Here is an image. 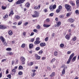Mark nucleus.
Returning a JSON list of instances; mask_svg holds the SVG:
<instances>
[{
    "label": "nucleus",
    "instance_id": "f257e3e1",
    "mask_svg": "<svg viewBox=\"0 0 79 79\" xmlns=\"http://www.w3.org/2000/svg\"><path fill=\"white\" fill-rule=\"evenodd\" d=\"M65 7L67 11H68L69 12H71V6L70 5L68 4H65Z\"/></svg>",
    "mask_w": 79,
    "mask_h": 79
},
{
    "label": "nucleus",
    "instance_id": "f03ea898",
    "mask_svg": "<svg viewBox=\"0 0 79 79\" xmlns=\"http://www.w3.org/2000/svg\"><path fill=\"white\" fill-rule=\"evenodd\" d=\"M74 56V53H72L69 56V59L66 62L67 64H69L70 63V62H71V59L73 58V57Z\"/></svg>",
    "mask_w": 79,
    "mask_h": 79
},
{
    "label": "nucleus",
    "instance_id": "7ed1b4c3",
    "mask_svg": "<svg viewBox=\"0 0 79 79\" xmlns=\"http://www.w3.org/2000/svg\"><path fill=\"white\" fill-rule=\"evenodd\" d=\"M56 8V5H54L52 7V6H50L49 7V9L51 11H53Z\"/></svg>",
    "mask_w": 79,
    "mask_h": 79
},
{
    "label": "nucleus",
    "instance_id": "20e7f679",
    "mask_svg": "<svg viewBox=\"0 0 79 79\" xmlns=\"http://www.w3.org/2000/svg\"><path fill=\"white\" fill-rule=\"evenodd\" d=\"M20 60L22 62V64H25V61H26V59L23 56H22L20 58Z\"/></svg>",
    "mask_w": 79,
    "mask_h": 79
},
{
    "label": "nucleus",
    "instance_id": "39448f33",
    "mask_svg": "<svg viewBox=\"0 0 79 79\" xmlns=\"http://www.w3.org/2000/svg\"><path fill=\"white\" fill-rule=\"evenodd\" d=\"M26 0H19L16 2L17 5H19V4H21V3H23Z\"/></svg>",
    "mask_w": 79,
    "mask_h": 79
},
{
    "label": "nucleus",
    "instance_id": "423d86ee",
    "mask_svg": "<svg viewBox=\"0 0 79 79\" xmlns=\"http://www.w3.org/2000/svg\"><path fill=\"white\" fill-rule=\"evenodd\" d=\"M0 29H6V27L2 25H0Z\"/></svg>",
    "mask_w": 79,
    "mask_h": 79
},
{
    "label": "nucleus",
    "instance_id": "0eeeda50",
    "mask_svg": "<svg viewBox=\"0 0 79 79\" xmlns=\"http://www.w3.org/2000/svg\"><path fill=\"white\" fill-rule=\"evenodd\" d=\"M74 21V19H73L72 18L69 19L68 20V22H69L71 23H73Z\"/></svg>",
    "mask_w": 79,
    "mask_h": 79
},
{
    "label": "nucleus",
    "instance_id": "6e6552de",
    "mask_svg": "<svg viewBox=\"0 0 79 79\" xmlns=\"http://www.w3.org/2000/svg\"><path fill=\"white\" fill-rule=\"evenodd\" d=\"M0 39L1 40V41H2V42H5V38L2 36H1L0 37Z\"/></svg>",
    "mask_w": 79,
    "mask_h": 79
},
{
    "label": "nucleus",
    "instance_id": "1a4fd4ad",
    "mask_svg": "<svg viewBox=\"0 0 79 79\" xmlns=\"http://www.w3.org/2000/svg\"><path fill=\"white\" fill-rule=\"evenodd\" d=\"M40 42V41L39 40H36L34 42V44L35 45H38V44H39Z\"/></svg>",
    "mask_w": 79,
    "mask_h": 79
},
{
    "label": "nucleus",
    "instance_id": "9d476101",
    "mask_svg": "<svg viewBox=\"0 0 79 79\" xmlns=\"http://www.w3.org/2000/svg\"><path fill=\"white\" fill-rule=\"evenodd\" d=\"M35 15H36L37 17H39V14L38 11H35Z\"/></svg>",
    "mask_w": 79,
    "mask_h": 79
},
{
    "label": "nucleus",
    "instance_id": "9b49d317",
    "mask_svg": "<svg viewBox=\"0 0 79 79\" xmlns=\"http://www.w3.org/2000/svg\"><path fill=\"white\" fill-rule=\"evenodd\" d=\"M35 56L36 60H40V56H39L37 54L35 55Z\"/></svg>",
    "mask_w": 79,
    "mask_h": 79
},
{
    "label": "nucleus",
    "instance_id": "f8f14e48",
    "mask_svg": "<svg viewBox=\"0 0 79 79\" xmlns=\"http://www.w3.org/2000/svg\"><path fill=\"white\" fill-rule=\"evenodd\" d=\"M61 25V22H59L57 23L56 25H55V27H59Z\"/></svg>",
    "mask_w": 79,
    "mask_h": 79
},
{
    "label": "nucleus",
    "instance_id": "ddd939ff",
    "mask_svg": "<svg viewBox=\"0 0 79 79\" xmlns=\"http://www.w3.org/2000/svg\"><path fill=\"white\" fill-rule=\"evenodd\" d=\"M40 45L41 47H44L45 46L46 44L45 43H41L40 44Z\"/></svg>",
    "mask_w": 79,
    "mask_h": 79
},
{
    "label": "nucleus",
    "instance_id": "4468645a",
    "mask_svg": "<svg viewBox=\"0 0 79 79\" xmlns=\"http://www.w3.org/2000/svg\"><path fill=\"white\" fill-rule=\"evenodd\" d=\"M65 38L66 39H67V40H69L70 39V36L68 35H67L65 36Z\"/></svg>",
    "mask_w": 79,
    "mask_h": 79
},
{
    "label": "nucleus",
    "instance_id": "2eb2a0df",
    "mask_svg": "<svg viewBox=\"0 0 79 79\" xmlns=\"http://www.w3.org/2000/svg\"><path fill=\"white\" fill-rule=\"evenodd\" d=\"M21 17L19 15H15V18L16 19H20Z\"/></svg>",
    "mask_w": 79,
    "mask_h": 79
},
{
    "label": "nucleus",
    "instance_id": "dca6fc26",
    "mask_svg": "<svg viewBox=\"0 0 79 79\" xmlns=\"http://www.w3.org/2000/svg\"><path fill=\"white\" fill-rule=\"evenodd\" d=\"M72 13V12H69L67 13L66 14L67 17H68L69 16H71Z\"/></svg>",
    "mask_w": 79,
    "mask_h": 79
},
{
    "label": "nucleus",
    "instance_id": "f3484780",
    "mask_svg": "<svg viewBox=\"0 0 79 79\" xmlns=\"http://www.w3.org/2000/svg\"><path fill=\"white\" fill-rule=\"evenodd\" d=\"M8 34L10 35H11L13 34V32L11 30H10L8 32Z\"/></svg>",
    "mask_w": 79,
    "mask_h": 79
},
{
    "label": "nucleus",
    "instance_id": "a211bd4d",
    "mask_svg": "<svg viewBox=\"0 0 79 79\" xmlns=\"http://www.w3.org/2000/svg\"><path fill=\"white\" fill-rule=\"evenodd\" d=\"M30 48H33L34 47V45L32 44H30L29 46Z\"/></svg>",
    "mask_w": 79,
    "mask_h": 79
},
{
    "label": "nucleus",
    "instance_id": "6ab92c4d",
    "mask_svg": "<svg viewBox=\"0 0 79 79\" xmlns=\"http://www.w3.org/2000/svg\"><path fill=\"white\" fill-rule=\"evenodd\" d=\"M40 6L39 5L38 6H35L34 7V9H35V10H37V9H40Z\"/></svg>",
    "mask_w": 79,
    "mask_h": 79
},
{
    "label": "nucleus",
    "instance_id": "aec40b11",
    "mask_svg": "<svg viewBox=\"0 0 79 79\" xmlns=\"http://www.w3.org/2000/svg\"><path fill=\"white\" fill-rule=\"evenodd\" d=\"M43 26L45 27H48L50 26V25L44 24L43 25Z\"/></svg>",
    "mask_w": 79,
    "mask_h": 79
},
{
    "label": "nucleus",
    "instance_id": "412c9836",
    "mask_svg": "<svg viewBox=\"0 0 79 79\" xmlns=\"http://www.w3.org/2000/svg\"><path fill=\"white\" fill-rule=\"evenodd\" d=\"M55 75V73L54 72H52L49 76L50 77H53V76H54Z\"/></svg>",
    "mask_w": 79,
    "mask_h": 79
},
{
    "label": "nucleus",
    "instance_id": "4be33fe9",
    "mask_svg": "<svg viewBox=\"0 0 79 79\" xmlns=\"http://www.w3.org/2000/svg\"><path fill=\"white\" fill-rule=\"evenodd\" d=\"M76 56H74L72 59V61L73 62H74L76 60Z\"/></svg>",
    "mask_w": 79,
    "mask_h": 79
},
{
    "label": "nucleus",
    "instance_id": "5701e85b",
    "mask_svg": "<svg viewBox=\"0 0 79 79\" xmlns=\"http://www.w3.org/2000/svg\"><path fill=\"white\" fill-rule=\"evenodd\" d=\"M29 6H30V4L29 2H27V3L26 4V7H29Z\"/></svg>",
    "mask_w": 79,
    "mask_h": 79
},
{
    "label": "nucleus",
    "instance_id": "b1692460",
    "mask_svg": "<svg viewBox=\"0 0 79 79\" xmlns=\"http://www.w3.org/2000/svg\"><path fill=\"white\" fill-rule=\"evenodd\" d=\"M65 73V69H64L62 71V74L63 75H64Z\"/></svg>",
    "mask_w": 79,
    "mask_h": 79
},
{
    "label": "nucleus",
    "instance_id": "393cba45",
    "mask_svg": "<svg viewBox=\"0 0 79 79\" xmlns=\"http://www.w3.org/2000/svg\"><path fill=\"white\" fill-rule=\"evenodd\" d=\"M14 13H13V10H11L10 14L9 15V16H10L11 15H14Z\"/></svg>",
    "mask_w": 79,
    "mask_h": 79
},
{
    "label": "nucleus",
    "instance_id": "a878e982",
    "mask_svg": "<svg viewBox=\"0 0 79 79\" xmlns=\"http://www.w3.org/2000/svg\"><path fill=\"white\" fill-rule=\"evenodd\" d=\"M6 50L7 51H11L12 50V49L11 48H7L6 49Z\"/></svg>",
    "mask_w": 79,
    "mask_h": 79
},
{
    "label": "nucleus",
    "instance_id": "bb28decb",
    "mask_svg": "<svg viewBox=\"0 0 79 79\" xmlns=\"http://www.w3.org/2000/svg\"><path fill=\"white\" fill-rule=\"evenodd\" d=\"M59 17L60 18L62 19V18H64V15H61L59 16Z\"/></svg>",
    "mask_w": 79,
    "mask_h": 79
},
{
    "label": "nucleus",
    "instance_id": "cd10ccee",
    "mask_svg": "<svg viewBox=\"0 0 79 79\" xmlns=\"http://www.w3.org/2000/svg\"><path fill=\"white\" fill-rule=\"evenodd\" d=\"M77 5L79 6V0H77L76 2Z\"/></svg>",
    "mask_w": 79,
    "mask_h": 79
},
{
    "label": "nucleus",
    "instance_id": "c85d7f7f",
    "mask_svg": "<svg viewBox=\"0 0 79 79\" xmlns=\"http://www.w3.org/2000/svg\"><path fill=\"white\" fill-rule=\"evenodd\" d=\"M22 22L21 21H19L18 24V26H20V25H21V24H22Z\"/></svg>",
    "mask_w": 79,
    "mask_h": 79
},
{
    "label": "nucleus",
    "instance_id": "c756f323",
    "mask_svg": "<svg viewBox=\"0 0 79 79\" xmlns=\"http://www.w3.org/2000/svg\"><path fill=\"white\" fill-rule=\"evenodd\" d=\"M8 15L6 14L4 15L3 18H4V19H6V18H8Z\"/></svg>",
    "mask_w": 79,
    "mask_h": 79
},
{
    "label": "nucleus",
    "instance_id": "7c9ffc66",
    "mask_svg": "<svg viewBox=\"0 0 79 79\" xmlns=\"http://www.w3.org/2000/svg\"><path fill=\"white\" fill-rule=\"evenodd\" d=\"M25 46H26V44H23L21 46V47L22 48H24Z\"/></svg>",
    "mask_w": 79,
    "mask_h": 79
},
{
    "label": "nucleus",
    "instance_id": "2f4dec72",
    "mask_svg": "<svg viewBox=\"0 0 79 79\" xmlns=\"http://www.w3.org/2000/svg\"><path fill=\"white\" fill-rule=\"evenodd\" d=\"M33 64H34V63L32 62H31L29 63L28 64L29 66H32L33 65Z\"/></svg>",
    "mask_w": 79,
    "mask_h": 79
},
{
    "label": "nucleus",
    "instance_id": "473e14b6",
    "mask_svg": "<svg viewBox=\"0 0 79 79\" xmlns=\"http://www.w3.org/2000/svg\"><path fill=\"white\" fill-rule=\"evenodd\" d=\"M58 9L60 10H61V9H62V6L61 5L59 6Z\"/></svg>",
    "mask_w": 79,
    "mask_h": 79
},
{
    "label": "nucleus",
    "instance_id": "72a5a7b5",
    "mask_svg": "<svg viewBox=\"0 0 79 79\" xmlns=\"http://www.w3.org/2000/svg\"><path fill=\"white\" fill-rule=\"evenodd\" d=\"M55 60H56V59H55V58H53L51 60V62L53 63V62H54V61H55Z\"/></svg>",
    "mask_w": 79,
    "mask_h": 79
},
{
    "label": "nucleus",
    "instance_id": "f704fd0d",
    "mask_svg": "<svg viewBox=\"0 0 79 79\" xmlns=\"http://www.w3.org/2000/svg\"><path fill=\"white\" fill-rule=\"evenodd\" d=\"M7 77H8L9 79H11V74H9L7 75Z\"/></svg>",
    "mask_w": 79,
    "mask_h": 79
},
{
    "label": "nucleus",
    "instance_id": "c9c22d12",
    "mask_svg": "<svg viewBox=\"0 0 79 79\" xmlns=\"http://www.w3.org/2000/svg\"><path fill=\"white\" fill-rule=\"evenodd\" d=\"M60 11H61V10L59 9H58L56 10V12L57 13H60Z\"/></svg>",
    "mask_w": 79,
    "mask_h": 79
},
{
    "label": "nucleus",
    "instance_id": "e433bc0d",
    "mask_svg": "<svg viewBox=\"0 0 79 79\" xmlns=\"http://www.w3.org/2000/svg\"><path fill=\"white\" fill-rule=\"evenodd\" d=\"M8 54L10 55H13V53L11 52H8Z\"/></svg>",
    "mask_w": 79,
    "mask_h": 79
},
{
    "label": "nucleus",
    "instance_id": "4c0bfd02",
    "mask_svg": "<svg viewBox=\"0 0 79 79\" xmlns=\"http://www.w3.org/2000/svg\"><path fill=\"white\" fill-rule=\"evenodd\" d=\"M6 8V6H2V10H5Z\"/></svg>",
    "mask_w": 79,
    "mask_h": 79
},
{
    "label": "nucleus",
    "instance_id": "58836bf2",
    "mask_svg": "<svg viewBox=\"0 0 79 79\" xmlns=\"http://www.w3.org/2000/svg\"><path fill=\"white\" fill-rule=\"evenodd\" d=\"M75 13L77 14V15H79V10H76L75 11Z\"/></svg>",
    "mask_w": 79,
    "mask_h": 79
},
{
    "label": "nucleus",
    "instance_id": "ea45409f",
    "mask_svg": "<svg viewBox=\"0 0 79 79\" xmlns=\"http://www.w3.org/2000/svg\"><path fill=\"white\" fill-rule=\"evenodd\" d=\"M23 66L20 65L19 66V69H23Z\"/></svg>",
    "mask_w": 79,
    "mask_h": 79
},
{
    "label": "nucleus",
    "instance_id": "a19ab883",
    "mask_svg": "<svg viewBox=\"0 0 79 79\" xmlns=\"http://www.w3.org/2000/svg\"><path fill=\"white\" fill-rule=\"evenodd\" d=\"M73 41H76V37L74 36L73 39Z\"/></svg>",
    "mask_w": 79,
    "mask_h": 79
},
{
    "label": "nucleus",
    "instance_id": "79ce46f5",
    "mask_svg": "<svg viewBox=\"0 0 79 79\" xmlns=\"http://www.w3.org/2000/svg\"><path fill=\"white\" fill-rule=\"evenodd\" d=\"M58 52L56 51L55 52H54V55L55 56H57L58 54Z\"/></svg>",
    "mask_w": 79,
    "mask_h": 79
},
{
    "label": "nucleus",
    "instance_id": "37998d69",
    "mask_svg": "<svg viewBox=\"0 0 79 79\" xmlns=\"http://www.w3.org/2000/svg\"><path fill=\"white\" fill-rule=\"evenodd\" d=\"M60 47H64V44H61L60 45Z\"/></svg>",
    "mask_w": 79,
    "mask_h": 79
},
{
    "label": "nucleus",
    "instance_id": "c03bdc74",
    "mask_svg": "<svg viewBox=\"0 0 79 79\" xmlns=\"http://www.w3.org/2000/svg\"><path fill=\"white\" fill-rule=\"evenodd\" d=\"M18 74L19 75H22V74H23V73L22 72L20 71L19 72Z\"/></svg>",
    "mask_w": 79,
    "mask_h": 79
},
{
    "label": "nucleus",
    "instance_id": "a18cd8bd",
    "mask_svg": "<svg viewBox=\"0 0 79 79\" xmlns=\"http://www.w3.org/2000/svg\"><path fill=\"white\" fill-rule=\"evenodd\" d=\"M36 75V73H34L33 74V75H32V77H34Z\"/></svg>",
    "mask_w": 79,
    "mask_h": 79
},
{
    "label": "nucleus",
    "instance_id": "49530a36",
    "mask_svg": "<svg viewBox=\"0 0 79 79\" xmlns=\"http://www.w3.org/2000/svg\"><path fill=\"white\" fill-rule=\"evenodd\" d=\"M63 67H64V69H67V68H68V66H62V68H63Z\"/></svg>",
    "mask_w": 79,
    "mask_h": 79
},
{
    "label": "nucleus",
    "instance_id": "de8ad7c7",
    "mask_svg": "<svg viewBox=\"0 0 79 79\" xmlns=\"http://www.w3.org/2000/svg\"><path fill=\"white\" fill-rule=\"evenodd\" d=\"M53 15H54V13H51L50 14V16H51V17L53 16Z\"/></svg>",
    "mask_w": 79,
    "mask_h": 79
},
{
    "label": "nucleus",
    "instance_id": "09e8293b",
    "mask_svg": "<svg viewBox=\"0 0 79 79\" xmlns=\"http://www.w3.org/2000/svg\"><path fill=\"white\" fill-rule=\"evenodd\" d=\"M12 71L14 73H16V70H15V69H13L12 70Z\"/></svg>",
    "mask_w": 79,
    "mask_h": 79
},
{
    "label": "nucleus",
    "instance_id": "8fccbe9b",
    "mask_svg": "<svg viewBox=\"0 0 79 79\" xmlns=\"http://www.w3.org/2000/svg\"><path fill=\"white\" fill-rule=\"evenodd\" d=\"M48 37H47L45 38V41H46V42H47V41H48Z\"/></svg>",
    "mask_w": 79,
    "mask_h": 79
},
{
    "label": "nucleus",
    "instance_id": "3c124183",
    "mask_svg": "<svg viewBox=\"0 0 79 79\" xmlns=\"http://www.w3.org/2000/svg\"><path fill=\"white\" fill-rule=\"evenodd\" d=\"M40 47H37L36 48V50H40Z\"/></svg>",
    "mask_w": 79,
    "mask_h": 79
},
{
    "label": "nucleus",
    "instance_id": "603ef678",
    "mask_svg": "<svg viewBox=\"0 0 79 79\" xmlns=\"http://www.w3.org/2000/svg\"><path fill=\"white\" fill-rule=\"evenodd\" d=\"M9 73V72L8 71V69H7L6 70V74H8Z\"/></svg>",
    "mask_w": 79,
    "mask_h": 79
},
{
    "label": "nucleus",
    "instance_id": "864d4df0",
    "mask_svg": "<svg viewBox=\"0 0 79 79\" xmlns=\"http://www.w3.org/2000/svg\"><path fill=\"white\" fill-rule=\"evenodd\" d=\"M33 32H38V31L37 29H34L33 30Z\"/></svg>",
    "mask_w": 79,
    "mask_h": 79
},
{
    "label": "nucleus",
    "instance_id": "5fc2aeb1",
    "mask_svg": "<svg viewBox=\"0 0 79 79\" xmlns=\"http://www.w3.org/2000/svg\"><path fill=\"white\" fill-rule=\"evenodd\" d=\"M36 27L37 29H40V25H38Z\"/></svg>",
    "mask_w": 79,
    "mask_h": 79
},
{
    "label": "nucleus",
    "instance_id": "6e6d98bb",
    "mask_svg": "<svg viewBox=\"0 0 79 79\" xmlns=\"http://www.w3.org/2000/svg\"><path fill=\"white\" fill-rule=\"evenodd\" d=\"M32 17H33V18H36L37 17L36 16L35 14H34V15H32Z\"/></svg>",
    "mask_w": 79,
    "mask_h": 79
},
{
    "label": "nucleus",
    "instance_id": "4d7b16f0",
    "mask_svg": "<svg viewBox=\"0 0 79 79\" xmlns=\"http://www.w3.org/2000/svg\"><path fill=\"white\" fill-rule=\"evenodd\" d=\"M70 26L71 27H75V26H74V24H71Z\"/></svg>",
    "mask_w": 79,
    "mask_h": 79
},
{
    "label": "nucleus",
    "instance_id": "13d9d810",
    "mask_svg": "<svg viewBox=\"0 0 79 79\" xmlns=\"http://www.w3.org/2000/svg\"><path fill=\"white\" fill-rule=\"evenodd\" d=\"M31 42H33L34 41V38H32L31 40Z\"/></svg>",
    "mask_w": 79,
    "mask_h": 79
},
{
    "label": "nucleus",
    "instance_id": "bf43d9fd",
    "mask_svg": "<svg viewBox=\"0 0 79 79\" xmlns=\"http://www.w3.org/2000/svg\"><path fill=\"white\" fill-rule=\"evenodd\" d=\"M71 53V51H69L67 52V54L68 55H69V54H70Z\"/></svg>",
    "mask_w": 79,
    "mask_h": 79
},
{
    "label": "nucleus",
    "instance_id": "052dcab7",
    "mask_svg": "<svg viewBox=\"0 0 79 79\" xmlns=\"http://www.w3.org/2000/svg\"><path fill=\"white\" fill-rule=\"evenodd\" d=\"M4 45H5V46H7V44H6V42H4Z\"/></svg>",
    "mask_w": 79,
    "mask_h": 79
},
{
    "label": "nucleus",
    "instance_id": "680f3d73",
    "mask_svg": "<svg viewBox=\"0 0 79 79\" xmlns=\"http://www.w3.org/2000/svg\"><path fill=\"white\" fill-rule=\"evenodd\" d=\"M34 34V32H32L31 33V34L30 35V36H32Z\"/></svg>",
    "mask_w": 79,
    "mask_h": 79
},
{
    "label": "nucleus",
    "instance_id": "e2e57ef3",
    "mask_svg": "<svg viewBox=\"0 0 79 79\" xmlns=\"http://www.w3.org/2000/svg\"><path fill=\"white\" fill-rule=\"evenodd\" d=\"M26 32H24L23 34V36H26Z\"/></svg>",
    "mask_w": 79,
    "mask_h": 79
},
{
    "label": "nucleus",
    "instance_id": "0e129e2a",
    "mask_svg": "<svg viewBox=\"0 0 79 79\" xmlns=\"http://www.w3.org/2000/svg\"><path fill=\"white\" fill-rule=\"evenodd\" d=\"M6 59H3L2 60V62H3L4 61H6Z\"/></svg>",
    "mask_w": 79,
    "mask_h": 79
},
{
    "label": "nucleus",
    "instance_id": "69168bd1",
    "mask_svg": "<svg viewBox=\"0 0 79 79\" xmlns=\"http://www.w3.org/2000/svg\"><path fill=\"white\" fill-rule=\"evenodd\" d=\"M39 53L40 54L42 53H43V51L42 50H41L39 52Z\"/></svg>",
    "mask_w": 79,
    "mask_h": 79
},
{
    "label": "nucleus",
    "instance_id": "338daca9",
    "mask_svg": "<svg viewBox=\"0 0 79 79\" xmlns=\"http://www.w3.org/2000/svg\"><path fill=\"white\" fill-rule=\"evenodd\" d=\"M45 59H46V57H42V60H45Z\"/></svg>",
    "mask_w": 79,
    "mask_h": 79
},
{
    "label": "nucleus",
    "instance_id": "774afa93",
    "mask_svg": "<svg viewBox=\"0 0 79 79\" xmlns=\"http://www.w3.org/2000/svg\"><path fill=\"white\" fill-rule=\"evenodd\" d=\"M28 22H26L24 24L25 26H27V24H28Z\"/></svg>",
    "mask_w": 79,
    "mask_h": 79
}]
</instances>
